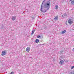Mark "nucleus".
Instances as JSON below:
<instances>
[{
	"instance_id": "f257e3e1",
	"label": "nucleus",
	"mask_w": 74,
	"mask_h": 74,
	"mask_svg": "<svg viewBox=\"0 0 74 74\" xmlns=\"http://www.w3.org/2000/svg\"><path fill=\"white\" fill-rule=\"evenodd\" d=\"M45 1V0H44L43 1L41 7L40 11L42 12H45L47 11V10H48L49 9V8H50V2L49 1H48L46 2L44 4L45 8H47V9L45 11L42 10H43V8H44V7L42 6L43 5V3Z\"/></svg>"
},
{
	"instance_id": "f03ea898",
	"label": "nucleus",
	"mask_w": 74,
	"mask_h": 74,
	"mask_svg": "<svg viewBox=\"0 0 74 74\" xmlns=\"http://www.w3.org/2000/svg\"><path fill=\"white\" fill-rule=\"evenodd\" d=\"M68 23L69 25H71L73 23H74V18L71 19V18L69 19L68 20Z\"/></svg>"
},
{
	"instance_id": "7ed1b4c3",
	"label": "nucleus",
	"mask_w": 74,
	"mask_h": 74,
	"mask_svg": "<svg viewBox=\"0 0 74 74\" xmlns=\"http://www.w3.org/2000/svg\"><path fill=\"white\" fill-rule=\"evenodd\" d=\"M7 54V51L6 50H5L2 52V54L1 55L2 56H4V55H5Z\"/></svg>"
},
{
	"instance_id": "20e7f679",
	"label": "nucleus",
	"mask_w": 74,
	"mask_h": 74,
	"mask_svg": "<svg viewBox=\"0 0 74 74\" xmlns=\"http://www.w3.org/2000/svg\"><path fill=\"white\" fill-rule=\"evenodd\" d=\"M26 51L27 52H30V47H27L26 49Z\"/></svg>"
},
{
	"instance_id": "39448f33",
	"label": "nucleus",
	"mask_w": 74,
	"mask_h": 74,
	"mask_svg": "<svg viewBox=\"0 0 74 74\" xmlns=\"http://www.w3.org/2000/svg\"><path fill=\"white\" fill-rule=\"evenodd\" d=\"M16 18V16H12V21H15V19Z\"/></svg>"
},
{
	"instance_id": "423d86ee",
	"label": "nucleus",
	"mask_w": 74,
	"mask_h": 74,
	"mask_svg": "<svg viewBox=\"0 0 74 74\" xmlns=\"http://www.w3.org/2000/svg\"><path fill=\"white\" fill-rule=\"evenodd\" d=\"M66 30H64V31H62L61 32V34L65 33H66Z\"/></svg>"
},
{
	"instance_id": "0eeeda50",
	"label": "nucleus",
	"mask_w": 74,
	"mask_h": 74,
	"mask_svg": "<svg viewBox=\"0 0 74 74\" xmlns=\"http://www.w3.org/2000/svg\"><path fill=\"white\" fill-rule=\"evenodd\" d=\"M63 63H64V61H63V60H61L60 62V64H63Z\"/></svg>"
},
{
	"instance_id": "6e6552de",
	"label": "nucleus",
	"mask_w": 74,
	"mask_h": 74,
	"mask_svg": "<svg viewBox=\"0 0 74 74\" xmlns=\"http://www.w3.org/2000/svg\"><path fill=\"white\" fill-rule=\"evenodd\" d=\"M55 21H57L58 20V15H57L54 18Z\"/></svg>"
},
{
	"instance_id": "1a4fd4ad",
	"label": "nucleus",
	"mask_w": 74,
	"mask_h": 74,
	"mask_svg": "<svg viewBox=\"0 0 74 74\" xmlns=\"http://www.w3.org/2000/svg\"><path fill=\"white\" fill-rule=\"evenodd\" d=\"M40 40L38 39H36L35 41V42L36 43H38L39 42Z\"/></svg>"
},
{
	"instance_id": "9d476101",
	"label": "nucleus",
	"mask_w": 74,
	"mask_h": 74,
	"mask_svg": "<svg viewBox=\"0 0 74 74\" xmlns=\"http://www.w3.org/2000/svg\"><path fill=\"white\" fill-rule=\"evenodd\" d=\"M71 4H72V5H74V0H73L71 1Z\"/></svg>"
},
{
	"instance_id": "9b49d317",
	"label": "nucleus",
	"mask_w": 74,
	"mask_h": 74,
	"mask_svg": "<svg viewBox=\"0 0 74 74\" xmlns=\"http://www.w3.org/2000/svg\"><path fill=\"white\" fill-rule=\"evenodd\" d=\"M59 8V7L58 5H56L55 7V9H57V10H58Z\"/></svg>"
},
{
	"instance_id": "f8f14e48",
	"label": "nucleus",
	"mask_w": 74,
	"mask_h": 74,
	"mask_svg": "<svg viewBox=\"0 0 74 74\" xmlns=\"http://www.w3.org/2000/svg\"><path fill=\"white\" fill-rule=\"evenodd\" d=\"M67 16V14H66V13H64L62 17H63V16Z\"/></svg>"
},
{
	"instance_id": "ddd939ff",
	"label": "nucleus",
	"mask_w": 74,
	"mask_h": 74,
	"mask_svg": "<svg viewBox=\"0 0 74 74\" xmlns=\"http://www.w3.org/2000/svg\"><path fill=\"white\" fill-rule=\"evenodd\" d=\"M37 38H41V35H38V36H37Z\"/></svg>"
},
{
	"instance_id": "4468645a",
	"label": "nucleus",
	"mask_w": 74,
	"mask_h": 74,
	"mask_svg": "<svg viewBox=\"0 0 74 74\" xmlns=\"http://www.w3.org/2000/svg\"><path fill=\"white\" fill-rule=\"evenodd\" d=\"M74 68V66H72L71 68V69H73Z\"/></svg>"
},
{
	"instance_id": "2eb2a0df",
	"label": "nucleus",
	"mask_w": 74,
	"mask_h": 74,
	"mask_svg": "<svg viewBox=\"0 0 74 74\" xmlns=\"http://www.w3.org/2000/svg\"><path fill=\"white\" fill-rule=\"evenodd\" d=\"M71 74H74V72L73 71L71 72Z\"/></svg>"
},
{
	"instance_id": "dca6fc26",
	"label": "nucleus",
	"mask_w": 74,
	"mask_h": 74,
	"mask_svg": "<svg viewBox=\"0 0 74 74\" xmlns=\"http://www.w3.org/2000/svg\"><path fill=\"white\" fill-rule=\"evenodd\" d=\"M34 32H35V30L34 29L32 31V32H33V33H34Z\"/></svg>"
},
{
	"instance_id": "f3484780",
	"label": "nucleus",
	"mask_w": 74,
	"mask_h": 74,
	"mask_svg": "<svg viewBox=\"0 0 74 74\" xmlns=\"http://www.w3.org/2000/svg\"><path fill=\"white\" fill-rule=\"evenodd\" d=\"M14 74V72H12L11 73V74Z\"/></svg>"
},
{
	"instance_id": "a211bd4d",
	"label": "nucleus",
	"mask_w": 74,
	"mask_h": 74,
	"mask_svg": "<svg viewBox=\"0 0 74 74\" xmlns=\"http://www.w3.org/2000/svg\"><path fill=\"white\" fill-rule=\"evenodd\" d=\"M60 58H61V59H62V58H63V57H62V56H61Z\"/></svg>"
},
{
	"instance_id": "6ab92c4d",
	"label": "nucleus",
	"mask_w": 74,
	"mask_h": 74,
	"mask_svg": "<svg viewBox=\"0 0 74 74\" xmlns=\"http://www.w3.org/2000/svg\"><path fill=\"white\" fill-rule=\"evenodd\" d=\"M33 33H33V32H32V33H31V34H32H32H33Z\"/></svg>"
},
{
	"instance_id": "aec40b11",
	"label": "nucleus",
	"mask_w": 74,
	"mask_h": 74,
	"mask_svg": "<svg viewBox=\"0 0 74 74\" xmlns=\"http://www.w3.org/2000/svg\"><path fill=\"white\" fill-rule=\"evenodd\" d=\"M72 51H74V48L72 49Z\"/></svg>"
},
{
	"instance_id": "412c9836",
	"label": "nucleus",
	"mask_w": 74,
	"mask_h": 74,
	"mask_svg": "<svg viewBox=\"0 0 74 74\" xmlns=\"http://www.w3.org/2000/svg\"><path fill=\"white\" fill-rule=\"evenodd\" d=\"M41 45H43V44H42Z\"/></svg>"
},
{
	"instance_id": "4be33fe9",
	"label": "nucleus",
	"mask_w": 74,
	"mask_h": 74,
	"mask_svg": "<svg viewBox=\"0 0 74 74\" xmlns=\"http://www.w3.org/2000/svg\"><path fill=\"white\" fill-rule=\"evenodd\" d=\"M61 53H62V52L61 51Z\"/></svg>"
},
{
	"instance_id": "5701e85b",
	"label": "nucleus",
	"mask_w": 74,
	"mask_h": 74,
	"mask_svg": "<svg viewBox=\"0 0 74 74\" xmlns=\"http://www.w3.org/2000/svg\"><path fill=\"white\" fill-rule=\"evenodd\" d=\"M70 1H71V0H70Z\"/></svg>"
},
{
	"instance_id": "b1692460",
	"label": "nucleus",
	"mask_w": 74,
	"mask_h": 74,
	"mask_svg": "<svg viewBox=\"0 0 74 74\" xmlns=\"http://www.w3.org/2000/svg\"><path fill=\"white\" fill-rule=\"evenodd\" d=\"M61 59H60V60H61Z\"/></svg>"
}]
</instances>
